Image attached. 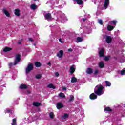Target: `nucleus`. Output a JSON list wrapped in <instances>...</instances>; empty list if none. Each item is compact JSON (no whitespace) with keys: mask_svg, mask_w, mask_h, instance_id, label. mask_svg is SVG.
Listing matches in <instances>:
<instances>
[{"mask_svg":"<svg viewBox=\"0 0 125 125\" xmlns=\"http://www.w3.org/2000/svg\"><path fill=\"white\" fill-rule=\"evenodd\" d=\"M103 89H104V87L103 85L101 84L97 85L95 87L94 93L95 94H97V95H102V94L104 93Z\"/></svg>","mask_w":125,"mask_h":125,"instance_id":"nucleus-1","label":"nucleus"},{"mask_svg":"<svg viewBox=\"0 0 125 125\" xmlns=\"http://www.w3.org/2000/svg\"><path fill=\"white\" fill-rule=\"evenodd\" d=\"M109 0H105L104 1V5H101L98 6V8L100 9H101V10H104L105 9H107L108 8V6H109Z\"/></svg>","mask_w":125,"mask_h":125,"instance_id":"nucleus-2","label":"nucleus"},{"mask_svg":"<svg viewBox=\"0 0 125 125\" xmlns=\"http://www.w3.org/2000/svg\"><path fill=\"white\" fill-rule=\"evenodd\" d=\"M21 61V55L19 54H16L15 56V59L14 62V65L15 66V65H17L19 62H20Z\"/></svg>","mask_w":125,"mask_h":125,"instance_id":"nucleus-3","label":"nucleus"},{"mask_svg":"<svg viewBox=\"0 0 125 125\" xmlns=\"http://www.w3.org/2000/svg\"><path fill=\"white\" fill-rule=\"evenodd\" d=\"M34 69V67H33V64L30 63L28 64L27 67L26 68V74H28V73H30L32 70Z\"/></svg>","mask_w":125,"mask_h":125,"instance_id":"nucleus-4","label":"nucleus"},{"mask_svg":"<svg viewBox=\"0 0 125 125\" xmlns=\"http://www.w3.org/2000/svg\"><path fill=\"white\" fill-rule=\"evenodd\" d=\"M75 71H76V65L75 64H73L70 66V73L71 75H73L74 73H75Z\"/></svg>","mask_w":125,"mask_h":125,"instance_id":"nucleus-5","label":"nucleus"},{"mask_svg":"<svg viewBox=\"0 0 125 125\" xmlns=\"http://www.w3.org/2000/svg\"><path fill=\"white\" fill-rule=\"evenodd\" d=\"M44 17H45V19H46V20H48V21L51 20L52 17L51 16V14L50 13H46L45 15H44Z\"/></svg>","mask_w":125,"mask_h":125,"instance_id":"nucleus-6","label":"nucleus"},{"mask_svg":"<svg viewBox=\"0 0 125 125\" xmlns=\"http://www.w3.org/2000/svg\"><path fill=\"white\" fill-rule=\"evenodd\" d=\"M105 42L107 43H111V42H112V37L110 36H107Z\"/></svg>","mask_w":125,"mask_h":125,"instance_id":"nucleus-7","label":"nucleus"},{"mask_svg":"<svg viewBox=\"0 0 125 125\" xmlns=\"http://www.w3.org/2000/svg\"><path fill=\"white\" fill-rule=\"evenodd\" d=\"M64 54V52L62 50H61L59 51V52L57 54V56L59 57V58H62Z\"/></svg>","mask_w":125,"mask_h":125,"instance_id":"nucleus-8","label":"nucleus"},{"mask_svg":"<svg viewBox=\"0 0 125 125\" xmlns=\"http://www.w3.org/2000/svg\"><path fill=\"white\" fill-rule=\"evenodd\" d=\"M56 107L58 110H60V109H62V108L64 107V105H63L62 103L59 102L57 104Z\"/></svg>","mask_w":125,"mask_h":125,"instance_id":"nucleus-9","label":"nucleus"},{"mask_svg":"<svg viewBox=\"0 0 125 125\" xmlns=\"http://www.w3.org/2000/svg\"><path fill=\"white\" fill-rule=\"evenodd\" d=\"M104 53H105V50L104 49V48H102L99 52V55L100 57H103V56H104Z\"/></svg>","mask_w":125,"mask_h":125,"instance_id":"nucleus-10","label":"nucleus"},{"mask_svg":"<svg viewBox=\"0 0 125 125\" xmlns=\"http://www.w3.org/2000/svg\"><path fill=\"white\" fill-rule=\"evenodd\" d=\"M89 97L90 99L94 100V99H96V98H97V95H95V94L93 93L90 95Z\"/></svg>","mask_w":125,"mask_h":125,"instance_id":"nucleus-11","label":"nucleus"},{"mask_svg":"<svg viewBox=\"0 0 125 125\" xmlns=\"http://www.w3.org/2000/svg\"><path fill=\"white\" fill-rule=\"evenodd\" d=\"M86 72L87 74L89 75H91V74L93 73V69H92V68H88L86 71Z\"/></svg>","mask_w":125,"mask_h":125,"instance_id":"nucleus-12","label":"nucleus"},{"mask_svg":"<svg viewBox=\"0 0 125 125\" xmlns=\"http://www.w3.org/2000/svg\"><path fill=\"white\" fill-rule=\"evenodd\" d=\"M33 105L35 107H40V106H42V104H41V103L36 102H33Z\"/></svg>","mask_w":125,"mask_h":125,"instance_id":"nucleus-13","label":"nucleus"},{"mask_svg":"<svg viewBox=\"0 0 125 125\" xmlns=\"http://www.w3.org/2000/svg\"><path fill=\"white\" fill-rule=\"evenodd\" d=\"M15 14L16 16H20V10L19 9H15Z\"/></svg>","mask_w":125,"mask_h":125,"instance_id":"nucleus-14","label":"nucleus"},{"mask_svg":"<svg viewBox=\"0 0 125 125\" xmlns=\"http://www.w3.org/2000/svg\"><path fill=\"white\" fill-rule=\"evenodd\" d=\"M73 1H75L79 5H82L83 3V1L82 0H73Z\"/></svg>","mask_w":125,"mask_h":125,"instance_id":"nucleus-15","label":"nucleus"},{"mask_svg":"<svg viewBox=\"0 0 125 125\" xmlns=\"http://www.w3.org/2000/svg\"><path fill=\"white\" fill-rule=\"evenodd\" d=\"M20 89H27L28 86L26 84H21L20 86Z\"/></svg>","mask_w":125,"mask_h":125,"instance_id":"nucleus-16","label":"nucleus"},{"mask_svg":"<svg viewBox=\"0 0 125 125\" xmlns=\"http://www.w3.org/2000/svg\"><path fill=\"white\" fill-rule=\"evenodd\" d=\"M11 50H12V48L8 47H6L3 49L4 52H7V51H10Z\"/></svg>","mask_w":125,"mask_h":125,"instance_id":"nucleus-17","label":"nucleus"},{"mask_svg":"<svg viewBox=\"0 0 125 125\" xmlns=\"http://www.w3.org/2000/svg\"><path fill=\"white\" fill-rule=\"evenodd\" d=\"M3 11L4 14H5L7 17H9V16H10V14H9V13L5 9H3Z\"/></svg>","mask_w":125,"mask_h":125,"instance_id":"nucleus-18","label":"nucleus"},{"mask_svg":"<svg viewBox=\"0 0 125 125\" xmlns=\"http://www.w3.org/2000/svg\"><path fill=\"white\" fill-rule=\"evenodd\" d=\"M74 100H75V97H74V96L73 95H71L70 96V98L68 100V102H73Z\"/></svg>","mask_w":125,"mask_h":125,"instance_id":"nucleus-19","label":"nucleus"},{"mask_svg":"<svg viewBox=\"0 0 125 125\" xmlns=\"http://www.w3.org/2000/svg\"><path fill=\"white\" fill-rule=\"evenodd\" d=\"M78 81V79L75 77H73L71 78V83H77Z\"/></svg>","mask_w":125,"mask_h":125,"instance_id":"nucleus-20","label":"nucleus"},{"mask_svg":"<svg viewBox=\"0 0 125 125\" xmlns=\"http://www.w3.org/2000/svg\"><path fill=\"white\" fill-rule=\"evenodd\" d=\"M115 28V26H112L111 25H107V30L108 31H112Z\"/></svg>","mask_w":125,"mask_h":125,"instance_id":"nucleus-21","label":"nucleus"},{"mask_svg":"<svg viewBox=\"0 0 125 125\" xmlns=\"http://www.w3.org/2000/svg\"><path fill=\"white\" fill-rule=\"evenodd\" d=\"M104 62H101L99 63V67L100 68H101V69L104 68Z\"/></svg>","mask_w":125,"mask_h":125,"instance_id":"nucleus-22","label":"nucleus"},{"mask_svg":"<svg viewBox=\"0 0 125 125\" xmlns=\"http://www.w3.org/2000/svg\"><path fill=\"white\" fill-rule=\"evenodd\" d=\"M47 87H48V88H53V89H55V88H56L52 83H50L49 85H48Z\"/></svg>","mask_w":125,"mask_h":125,"instance_id":"nucleus-23","label":"nucleus"},{"mask_svg":"<svg viewBox=\"0 0 125 125\" xmlns=\"http://www.w3.org/2000/svg\"><path fill=\"white\" fill-rule=\"evenodd\" d=\"M30 8L33 10H35V9L37 8V5L35 4H32L31 5Z\"/></svg>","mask_w":125,"mask_h":125,"instance_id":"nucleus-24","label":"nucleus"},{"mask_svg":"<svg viewBox=\"0 0 125 125\" xmlns=\"http://www.w3.org/2000/svg\"><path fill=\"white\" fill-rule=\"evenodd\" d=\"M104 111L105 112H112V109L109 107H106L104 108Z\"/></svg>","mask_w":125,"mask_h":125,"instance_id":"nucleus-25","label":"nucleus"},{"mask_svg":"<svg viewBox=\"0 0 125 125\" xmlns=\"http://www.w3.org/2000/svg\"><path fill=\"white\" fill-rule=\"evenodd\" d=\"M35 65L37 67V68H39V67H41V66H42V64L39 62H36Z\"/></svg>","mask_w":125,"mask_h":125,"instance_id":"nucleus-26","label":"nucleus"},{"mask_svg":"<svg viewBox=\"0 0 125 125\" xmlns=\"http://www.w3.org/2000/svg\"><path fill=\"white\" fill-rule=\"evenodd\" d=\"M59 97H61V98H65V94H64V93L61 92L60 93V94H59Z\"/></svg>","mask_w":125,"mask_h":125,"instance_id":"nucleus-27","label":"nucleus"},{"mask_svg":"<svg viewBox=\"0 0 125 125\" xmlns=\"http://www.w3.org/2000/svg\"><path fill=\"white\" fill-rule=\"evenodd\" d=\"M105 83L106 86H111V82L107 81H105Z\"/></svg>","mask_w":125,"mask_h":125,"instance_id":"nucleus-28","label":"nucleus"},{"mask_svg":"<svg viewBox=\"0 0 125 125\" xmlns=\"http://www.w3.org/2000/svg\"><path fill=\"white\" fill-rule=\"evenodd\" d=\"M49 117L51 119H53V118H54V114L53 113V112H50L49 114Z\"/></svg>","mask_w":125,"mask_h":125,"instance_id":"nucleus-29","label":"nucleus"},{"mask_svg":"<svg viewBox=\"0 0 125 125\" xmlns=\"http://www.w3.org/2000/svg\"><path fill=\"white\" fill-rule=\"evenodd\" d=\"M77 42H81L82 41H83V38L77 37Z\"/></svg>","mask_w":125,"mask_h":125,"instance_id":"nucleus-30","label":"nucleus"},{"mask_svg":"<svg viewBox=\"0 0 125 125\" xmlns=\"http://www.w3.org/2000/svg\"><path fill=\"white\" fill-rule=\"evenodd\" d=\"M99 73V69H95L94 72V75H95L96 76L98 75V73Z\"/></svg>","mask_w":125,"mask_h":125,"instance_id":"nucleus-31","label":"nucleus"},{"mask_svg":"<svg viewBox=\"0 0 125 125\" xmlns=\"http://www.w3.org/2000/svg\"><path fill=\"white\" fill-rule=\"evenodd\" d=\"M120 74L122 76H123V75H125V68L123 69L121 71Z\"/></svg>","mask_w":125,"mask_h":125,"instance_id":"nucleus-32","label":"nucleus"},{"mask_svg":"<svg viewBox=\"0 0 125 125\" xmlns=\"http://www.w3.org/2000/svg\"><path fill=\"white\" fill-rule=\"evenodd\" d=\"M35 78H36V79H41V78H42V75L38 74L35 76Z\"/></svg>","mask_w":125,"mask_h":125,"instance_id":"nucleus-33","label":"nucleus"},{"mask_svg":"<svg viewBox=\"0 0 125 125\" xmlns=\"http://www.w3.org/2000/svg\"><path fill=\"white\" fill-rule=\"evenodd\" d=\"M12 125H16V119L14 118L13 119V122Z\"/></svg>","mask_w":125,"mask_h":125,"instance_id":"nucleus-34","label":"nucleus"},{"mask_svg":"<svg viewBox=\"0 0 125 125\" xmlns=\"http://www.w3.org/2000/svg\"><path fill=\"white\" fill-rule=\"evenodd\" d=\"M69 115L68 114L65 113L64 116L62 117L63 119H67L68 118Z\"/></svg>","mask_w":125,"mask_h":125,"instance_id":"nucleus-35","label":"nucleus"},{"mask_svg":"<svg viewBox=\"0 0 125 125\" xmlns=\"http://www.w3.org/2000/svg\"><path fill=\"white\" fill-rule=\"evenodd\" d=\"M98 23L100 24V25H103V21H102V20H99L98 21Z\"/></svg>","mask_w":125,"mask_h":125,"instance_id":"nucleus-36","label":"nucleus"},{"mask_svg":"<svg viewBox=\"0 0 125 125\" xmlns=\"http://www.w3.org/2000/svg\"><path fill=\"white\" fill-rule=\"evenodd\" d=\"M111 24H113V25H116L117 24V21H113L110 22Z\"/></svg>","mask_w":125,"mask_h":125,"instance_id":"nucleus-37","label":"nucleus"},{"mask_svg":"<svg viewBox=\"0 0 125 125\" xmlns=\"http://www.w3.org/2000/svg\"><path fill=\"white\" fill-rule=\"evenodd\" d=\"M109 58H110V57H109V56H106V57H105V58H104V60L105 61H108V60H109Z\"/></svg>","mask_w":125,"mask_h":125,"instance_id":"nucleus-38","label":"nucleus"},{"mask_svg":"<svg viewBox=\"0 0 125 125\" xmlns=\"http://www.w3.org/2000/svg\"><path fill=\"white\" fill-rule=\"evenodd\" d=\"M13 65H14V64H13V63H10L8 64V66H9V68H11V67H12V66H13Z\"/></svg>","mask_w":125,"mask_h":125,"instance_id":"nucleus-39","label":"nucleus"},{"mask_svg":"<svg viewBox=\"0 0 125 125\" xmlns=\"http://www.w3.org/2000/svg\"><path fill=\"white\" fill-rule=\"evenodd\" d=\"M28 40L29 41V42H34V40H33L32 38H28Z\"/></svg>","mask_w":125,"mask_h":125,"instance_id":"nucleus-40","label":"nucleus"},{"mask_svg":"<svg viewBox=\"0 0 125 125\" xmlns=\"http://www.w3.org/2000/svg\"><path fill=\"white\" fill-rule=\"evenodd\" d=\"M56 77H59V73L58 72H56L55 73Z\"/></svg>","mask_w":125,"mask_h":125,"instance_id":"nucleus-41","label":"nucleus"},{"mask_svg":"<svg viewBox=\"0 0 125 125\" xmlns=\"http://www.w3.org/2000/svg\"><path fill=\"white\" fill-rule=\"evenodd\" d=\"M59 41L60 42H61V43H63V42H62V40L61 39H59Z\"/></svg>","mask_w":125,"mask_h":125,"instance_id":"nucleus-42","label":"nucleus"},{"mask_svg":"<svg viewBox=\"0 0 125 125\" xmlns=\"http://www.w3.org/2000/svg\"><path fill=\"white\" fill-rule=\"evenodd\" d=\"M83 22H85V21L87 20V19H86V18H85V19H84V18H83Z\"/></svg>","mask_w":125,"mask_h":125,"instance_id":"nucleus-43","label":"nucleus"},{"mask_svg":"<svg viewBox=\"0 0 125 125\" xmlns=\"http://www.w3.org/2000/svg\"><path fill=\"white\" fill-rule=\"evenodd\" d=\"M68 51L72 52L73 51V49H72L71 48L68 49Z\"/></svg>","mask_w":125,"mask_h":125,"instance_id":"nucleus-44","label":"nucleus"},{"mask_svg":"<svg viewBox=\"0 0 125 125\" xmlns=\"http://www.w3.org/2000/svg\"><path fill=\"white\" fill-rule=\"evenodd\" d=\"M62 90L66 91V90H67V89L66 88V87H63Z\"/></svg>","mask_w":125,"mask_h":125,"instance_id":"nucleus-45","label":"nucleus"},{"mask_svg":"<svg viewBox=\"0 0 125 125\" xmlns=\"http://www.w3.org/2000/svg\"><path fill=\"white\" fill-rule=\"evenodd\" d=\"M7 112L8 113H10V112H11V110L9 109V110H7Z\"/></svg>","mask_w":125,"mask_h":125,"instance_id":"nucleus-46","label":"nucleus"},{"mask_svg":"<svg viewBox=\"0 0 125 125\" xmlns=\"http://www.w3.org/2000/svg\"><path fill=\"white\" fill-rule=\"evenodd\" d=\"M48 65H49V66H50V65H51V63H50V62H49L48 63Z\"/></svg>","mask_w":125,"mask_h":125,"instance_id":"nucleus-47","label":"nucleus"},{"mask_svg":"<svg viewBox=\"0 0 125 125\" xmlns=\"http://www.w3.org/2000/svg\"><path fill=\"white\" fill-rule=\"evenodd\" d=\"M18 44H21V42H18Z\"/></svg>","mask_w":125,"mask_h":125,"instance_id":"nucleus-48","label":"nucleus"},{"mask_svg":"<svg viewBox=\"0 0 125 125\" xmlns=\"http://www.w3.org/2000/svg\"><path fill=\"white\" fill-rule=\"evenodd\" d=\"M34 1H37V0L39 1V0H33Z\"/></svg>","mask_w":125,"mask_h":125,"instance_id":"nucleus-49","label":"nucleus"},{"mask_svg":"<svg viewBox=\"0 0 125 125\" xmlns=\"http://www.w3.org/2000/svg\"><path fill=\"white\" fill-rule=\"evenodd\" d=\"M62 15H63V16H65V15H64V14H62Z\"/></svg>","mask_w":125,"mask_h":125,"instance_id":"nucleus-50","label":"nucleus"},{"mask_svg":"<svg viewBox=\"0 0 125 125\" xmlns=\"http://www.w3.org/2000/svg\"><path fill=\"white\" fill-rule=\"evenodd\" d=\"M34 45L36 46V44H34Z\"/></svg>","mask_w":125,"mask_h":125,"instance_id":"nucleus-51","label":"nucleus"},{"mask_svg":"<svg viewBox=\"0 0 125 125\" xmlns=\"http://www.w3.org/2000/svg\"><path fill=\"white\" fill-rule=\"evenodd\" d=\"M124 107H125V104H124Z\"/></svg>","mask_w":125,"mask_h":125,"instance_id":"nucleus-52","label":"nucleus"}]
</instances>
